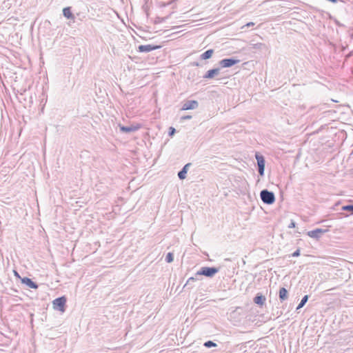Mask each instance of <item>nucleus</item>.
<instances>
[{
  "mask_svg": "<svg viewBox=\"0 0 353 353\" xmlns=\"http://www.w3.org/2000/svg\"><path fill=\"white\" fill-rule=\"evenodd\" d=\"M262 43H256L255 44V48H259V46H262Z\"/></svg>",
  "mask_w": 353,
  "mask_h": 353,
  "instance_id": "obj_31",
  "label": "nucleus"
},
{
  "mask_svg": "<svg viewBox=\"0 0 353 353\" xmlns=\"http://www.w3.org/2000/svg\"><path fill=\"white\" fill-rule=\"evenodd\" d=\"M292 255L294 257L299 256L300 255V250L299 249L296 250L295 252H293Z\"/></svg>",
  "mask_w": 353,
  "mask_h": 353,
  "instance_id": "obj_24",
  "label": "nucleus"
},
{
  "mask_svg": "<svg viewBox=\"0 0 353 353\" xmlns=\"http://www.w3.org/2000/svg\"><path fill=\"white\" fill-rule=\"evenodd\" d=\"M240 61L234 58L223 59L219 61V64L222 68H230L238 63Z\"/></svg>",
  "mask_w": 353,
  "mask_h": 353,
  "instance_id": "obj_6",
  "label": "nucleus"
},
{
  "mask_svg": "<svg viewBox=\"0 0 353 353\" xmlns=\"http://www.w3.org/2000/svg\"><path fill=\"white\" fill-rule=\"evenodd\" d=\"M165 19V18H161V17H157L156 20H155V23H161L162 21H163Z\"/></svg>",
  "mask_w": 353,
  "mask_h": 353,
  "instance_id": "obj_27",
  "label": "nucleus"
},
{
  "mask_svg": "<svg viewBox=\"0 0 353 353\" xmlns=\"http://www.w3.org/2000/svg\"><path fill=\"white\" fill-rule=\"evenodd\" d=\"M219 269L215 267H202L199 271L195 274V276H205L206 277L212 278L218 272Z\"/></svg>",
  "mask_w": 353,
  "mask_h": 353,
  "instance_id": "obj_1",
  "label": "nucleus"
},
{
  "mask_svg": "<svg viewBox=\"0 0 353 353\" xmlns=\"http://www.w3.org/2000/svg\"><path fill=\"white\" fill-rule=\"evenodd\" d=\"M296 227V223L294 221H291V223H290V225H288V228H294Z\"/></svg>",
  "mask_w": 353,
  "mask_h": 353,
  "instance_id": "obj_25",
  "label": "nucleus"
},
{
  "mask_svg": "<svg viewBox=\"0 0 353 353\" xmlns=\"http://www.w3.org/2000/svg\"><path fill=\"white\" fill-rule=\"evenodd\" d=\"M260 196L262 201L268 205H271L275 201V196L272 192L268 190H263L261 191Z\"/></svg>",
  "mask_w": 353,
  "mask_h": 353,
  "instance_id": "obj_2",
  "label": "nucleus"
},
{
  "mask_svg": "<svg viewBox=\"0 0 353 353\" xmlns=\"http://www.w3.org/2000/svg\"><path fill=\"white\" fill-rule=\"evenodd\" d=\"M21 283L32 289H37L39 285L28 277L21 278Z\"/></svg>",
  "mask_w": 353,
  "mask_h": 353,
  "instance_id": "obj_10",
  "label": "nucleus"
},
{
  "mask_svg": "<svg viewBox=\"0 0 353 353\" xmlns=\"http://www.w3.org/2000/svg\"><path fill=\"white\" fill-rule=\"evenodd\" d=\"M255 158L256 159L258 166H265V161L263 155L256 152L255 154Z\"/></svg>",
  "mask_w": 353,
  "mask_h": 353,
  "instance_id": "obj_15",
  "label": "nucleus"
},
{
  "mask_svg": "<svg viewBox=\"0 0 353 353\" xmlns=\"http://www.w3.org/2000/svg\"><path fill=\"white\" fill-rule=\"evenodd\" d=\"M165 261L167 263H171L174 261V254L173 252H168L165 256Z\"/></svg>",
  "mask_w": 353,
  "mask_h": 353,
  "instance_id": "obj_19",
  "label": "nucleus"
},
{
  "mask_svg": "<svg viewBox=\"0 0 353 353\" xmlns=\"http://www.w3.org/2000/svg\"><path fill=\"white\" fill-rule=\"evenodd\" d=\"M199 107V103L196 100H188L182 103L181 110H194Z\"/></svg>",
  "mask_w": 353,
  "mask_h": 353,
  "instance_id": "obj_4",
  "label": "nucleus"
},
{
  "mask_svg": "<svg viewBox=\"0 0 353 353\" xmlns=\"http://www.w3.org/2000/svg\"><path fill=\"white\" fill-rule=\"evenodd\" d=\"M66 301L67 299L64 296L55 299L52 301L53 308L61 312H64L65 311Z\"/></svg>",
  "mask_w": 353,
  "mask_h": 353,
  "instance_id": "obj_3",
  "label": "nucleus"
},
{
  "mask_svg": "<svg viewBox=\"0 0 353 353\" xmlns=\"http://www.w3.org/2000/svg\"><path fill=\"white\" fill-rule=\"evenodd\" d=\"M204 346L205 347L210 348L212 347H216L217 345L212 341H208L205 343H204Z\"/></svg>",
  "mask_w": 353,
  "mask_h": 353,
  "instance_id": "obj_20",
  "label": "nucleus"
},
{
  "mask_svg": "<svg viewBox=\"0 0 353 353\" xmlns=\"http://www.w3.org/2000/svg\"><path fill=\"white\" fill-rule=\"evenodd\" d=\"M266 299L265 296L262 295L260 293H258L256 296L254 298V303L256 305L262 306L265 304Z\"/></svg>",
  "mask_w": 353,
  "mask_h": 353,
  "instance_id": "obj_12",
  "label": "nucleus"
},
{
  "mask_svg": "<svg viewBox=\"0 0 353 353\" xmlns=\"http://www.w3.org/2000/svg\"><path fill=\"white\" fill-rule=\"evenodd\" d=\"M194 277H191V278L190 279V280H194Z\"/></svg>",
  "mask_w": 353,
  "mask_h": 353,
  "instance_id": "obj_32",
  "label": "nucleus"
},
{
  "mask_svg": "<svg viewBox=\"0 0 353 353\" xmlns=\"http://www.w3.org/2000/svg\"><path fill=\"white\" fill-rule=\"evenodd\" d=\"M327 231V230H323V229H321V228H317L316 230H311V231H309L307 232V235L311 237V238H314V239H319L321 235L323 234H324L325 232Z\"/></svg>",
  "mask_w": 353,
  "mask_h": 353,
  "instance_id": "obj_7",
  "label": "nucleus"
},
{
  "mask_svg": "<svg viewBox=\"0 0 353 353\" xmlns=\"http://www.w3.org/2000/svg\"><path fill=\"white\" fill-rule=\"evenodd\" d=\"M219 68H214L208 70L203 76L204 79H212L215 75L219 73Z\"/></svg>",
  "mask_w": 353,
  "mask_h": 353,
  "instance_id": "obj_13",
  "label": "nucleus"
},
{
  "mask_svg": "<svg viewBox=\"0 0 353 353\" xmlns=\"http://www.w3.org/2000/svg\"><path fill=\"white\" fill-rule=\"evenodd\" d=\"M258 172L260 176H263L265 172V166H258Z\"/></svg>",
  "mask_w": 353,
  "mask_h": 353,
  "instance_id": "obj_22",
  "label": "nucleus"
},
{
  "mask_svg": "<svg viewBox=\"0 0 353 353\" xmlns=\"http://www.w3.org/2000/svg\"><path fill=\"white\" fill-rule=\"evenodd\" d=\"M288 292L285 288H281L279 290V299L281 302L285 301L288 299Z\"/></svg>",
  "mask_w": 353,
  "mask_h": 353,
  "instance_id": "obj_14",
  "label": "nucleus"
},
{
  "mask_svg": "<svg viewBox=\"0 0 353 353\" xmlns=\"http://www.w3.org/2000/svg\"><path fill=\"white\" fill-rule=\"evenodd\" d=\"M192 166L191 163H188L184 165V167L182 168L181 171L178 172V177L181 180H183L186 178V175L188 173V171L189 170V168Z\"/></svg>",
  "mask_w": 353,
  "mask_h": 353,
  "instance_id": "obj_11",
  "label": "nucleus"
},
{
  "mask_svg": "<svg viewBox=\"0 0 353 353\" xmlns=\"http://www.w3.org/2000/svg\"><path fill=\"white\" fill-rule=\"evenodd\" d=\"M120 131L123 133H130L135 132L139 129V125H129V126H124L121 124L119 125Z\"/></svg>",
  "mask_w": 353,
  "mask_h": 353,
  "instance_id": "obj_8",
  "label": "nucleus"
},
{
  "mask_svg": "<svg viewBox=\"0 0 353 353\" xmlns=\"http://www.w3.org/2000/svg\"><path fill=\"white\" fill-rule=\"evenodd\" d=\"M176 130L174 127H170L168 130V135L170 137H173L174 134L176 133Z\"/></svg>",
  "mask_w": 353,
  "mask_h": 353,
  "instance_id": "obj_21",
  "label": "nucleus"
},
{
  "mask_svg": "<svg viewBox=\"0 0 353 353\" xmlns=\"http://www.w3.org/2000/svg\"><path fill=\"white\" fill-rule=\"evenodd\" d=\"M214 53L213 49H210L204 52L203 54H201L200 58L203 60H206L212 57V54Z\"/></svg>",
  "mask_w": 353,
  "mask_h": 353,
  "instance_id": "obj_16",
  "label": "nucleus"
},
{
  "mask_svg": "<svg viewBox=\"0 0 353 353\" xmlns=\"http://www.w3.org/2000/svg\"><path fill=\"white\" fill-rule=\"evenodd\" d=\"M63 15L68 19L72 21V22L75 21V16L72 12L71 7H65L63 9Z\"/></svg>",
  "mask_w": 353,
  "mask_h": 353,
  "instance_id": "obj_9",
  "label": "nucleus"
},
{
  "mask_svg": "<svg viewBox=\"0 0 353 353\" xmlns=\"http://www.w3.org/2000/svg\"><path fill=\"white\" fill-rule=\"evenodd\" d=\"M341 209L343 211L350 212L351 214H353V204L343 205Z\"/></svg>",
  "mask_w": 353,
  "mask_h": 353,
  "instance_id": "obj_18",
  "label": "nucleus"
},
{
  "mask_svg": "<svg viewBox=\"0 0 353 353\" xmlns=\"http://www.w3.org/2000/svg\"><path fill=\"white\" fill-rule=\"evenodd\" d=\"M174 283H173L172 284V286L171 288V293L174 291V293H175L176 292V288L174 289Z\"/></svg>",
  "mask_w": 353,
  "mask_h": 353,
  "instance_id": "obj_28",
  "label": "nucleus"
},
{
  "mask_svg": "<svg viewBox=\"0 0 353 353\" xmlns=\"http://www.w3.org/2000/svg\"><path fill=\"white\" fill-rule=\"evenodd\" d=\"M160 48H161V46H159V45H153V44L140 45L138 46V51L139 52H149L152 50L159 49Z\"/></svg>",
  "mask_w": 353,
  "mask_h": 353,
  "instance_id": "obj_5",
  "label": "nucleus"
},
{
  "mask_svg": "<svg viewBox=\"0 0 353 353\" xmlns=\"http://www.w3.org/2000/svg\"><path fill=\"white\" fill-rule=\"evenodd\" d=\"M308 298H309V296L308 295H305L301 302L299 303V304L298 305L297 307H296V310H299L301 309V307H303L305 304L307 303V300H308Z\"/></svg>",
  "mask_w": 353,
  "mask_h": 353,
  "instance_id": "obj_17",
  "label": "nucleus"
},
{
  "mask_svg": "<svg viewBox=\"0 0 353 353\" xmlns=\"http://www.w3.org/2000/svg\"><path fill=\"white\" fill-rule=\"evenodd\" d=\"M14 275L19 278H21L19 273L17 272V271H14Z\"/></svg>",
  "mask_w": 353,
  "mask_h": 353,
  "instance_id": "obj_29",
  "label": "nucleus"
},
{
  "mask_svg": "<svg viewBox=\"0 0 353 353\" xmlns=\"http://www.w3.org/2000/svg\"><path fill=\"white\" fill-rule=\"evenodd\" d=\"M254 26V23L253 22H248V23H246L244 26L242 27V28H243L244 27H251V26Z\"/></svg>",
  "mask_w": 353,
  "mask_h": 353,
  "instance_id": "obj_26",
  "label": "nucleus"
},
{
  "mask_svg": "<svg viewBox=\"0 0 353 353\" xmlns=\"http://www.w3.org/2000/svg\"><path fill=\"white\" fill-rule=\"evenodd\" d=\"M191 118H192V117L190 115H187V116H181L180 119H181V121H184L185 119H190Z\"/></svg>",
  "mask_w": 353,
  "mask_h": 353,
  "instance_id": "obj_23",
  "label": "nucleus"
},
{
  "mask_svg": "<svg viewBox=\"0 0 353 353\" xmlns=\"http://www.w3.org/2000/svg\"><path fill=\"white\" fill-rule=\"evenodd\" d=\"M192 65H194V66H199V63H198V62H194V63H192Z\"/></svg>",
  "mask_w": 353,
  "mask_h": 353,
  "instance_id": "obj_30",
  "label": "nucleus"
}]
</instances>
